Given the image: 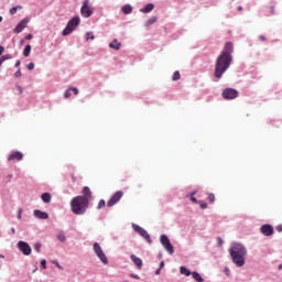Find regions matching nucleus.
Returning <instances> with one entry per match:
<instances>
[{
  "label": "nucleus",
  "mask_w": 282,
  "mask_h": 282,
  "mask_svg": "<svg viewBox=\"0 0 282 282\" xmlns=\"http://www.w3.org/2000/svg\"><path fill=\"white\" fill-rule=\"evenodd\" d=\"M200 208L205 210V208H208V204L206 202H200Z\"/></svg>",
  "instance_id": "obj_42"
},
{
  "label": "nucleus",
  "mask_w": 282,
  "mask_h": 282,
  "mask_svg": "<svg viewBox=\"0 0 282 282\" xmlns=\"http://www.w3.org/2000/svg\"><path fill=\"white\" fill-rule=\"evenodd\" d=\"M19 10H23V6H15V7H12L9 12H10L11 17H14V14H15L17 12H19Z\"/></svg>",
  "instance_id": "obj_27"
},
{
  "label": "nucleus",
  "mask_w": 282,
  "mask_h": 282,
  "mask_svg": "<svg viewBox=\"0 0 282 282\" xmlns=\"http://www.w3.org/2000/svg\"><path fill=\"white\" fill-rule=\"evenodd\" d=\"M131 261L137 265V268H142V259L138 258L135 254L131 256Z\"/></svg>",
  "instance_id": "obj_22"
},
{
  "label": "nucleus",
  "mask_w": 282,
  "mask_h": 282,
  "mask_svg": "<svg viewBox=\"0 0 282 282\" xmlns=\"http://www.w3.org/2000/svg\"><path fill=\"white\" fill-rule=\"evenodd\" d=\"M89 208V199L83 196H75L70 200V210L74 215H85Z\"/></svg>",
  "instance_id": "obj_3"
},
{
  "label": "nucleus",
  "mask_w": 282,
  "mask_h": 282,
  "mask_svg": "<svg viewBox=\"0 0 282 282\" xmlns=\"http://www.w3.org/2000/svg\"><path fill=\"white\" fill-rule=\"evenodd\" d=\"M72 94H74L75 96H78V88L70 87V88L66 89L65 94H64V97L65 98H70Z\"/></svg>",
  "instance_id": "obj_18"
},
{
  "label": "nucleus",
  "mask_w": 282,
  "mask_h": 282,
  "mask_svg": "<svg viewBox=\"0 0 282 282\" xmlns=\"http://www.w3.org/2000/svg\"><path fill=\"white\" fill-rule=\"evenodd\" d=\"M93 249H94L95 254L101 261V263L107 265V263H109V259L107 258V254H105V251H102V247H100V243L95 242L93 245Z\"/></svg>",
  "instance_id": "obj_7"
},
{
  "label": "nucleus",
  "mask_w": 282,
  "mask_h": 282,
  "mask_svg": "<svg viewBox=\"0 0 282 282\" xmlns=\"http://www.w3.org/2000/svg\"><path fill=\"white\" fill-rule=\"evenodd\" d=\"M110 50H120L122 47V44L118 41V39H113L112 42L109 43Z\"/></svg>",
  "instance_id": "obj_19"
},
{
  "label": "nucleus",
  "mask_w": 282,
  "mask_h": 282,
  "mask_svg": "<svg viewBox=\"0 0 282 282\" xmlns=\"http://www.w3.org/2000/svg\"><path fill=\"white\" fill-rule=\"evenodd\" d=\"M30 23V18L22 19L14 28L13 32L14 34H21L24 29L28 28V24Z\"/></svg>",
  "instance_id": "obj_12"
},
{
  "label": "nucleus",
  "mask_w": 282,
  "mask_h": 282,
  "mask_svg": "<svg viewBox=\"0 0 282 282\" xmlns=\"http://www.w3.org/2000/svg\"><path fill=\"white\" fill-rule=\"evenodd\" d=\"M80 14L84 19H89V17L94 14V9L89 7V0H84L83 6L80 8Z\"/></svg>",
  "instance_id": "obj_8"
},
{
  "label": "nucleus",
  "mask_w": 282,
  "mask_h": 282,
  "mask_svg": "<svg viewBox=\"0 0 282 282\" xmlns=\"http://www.w3.org/2000/svg\"><path fill=\"white\" fill-rule=\"evenodd\" d=\"M238 10H239V12H241V10H243V7L239 6Z\"/></svg>",
  "instance_id": "obj_54"
},
{
  "label": "nucleus",
  "mask_w": 282,
  "mask_h": 282,
  "mask_svg": "<svg viewBox=\"0 0 282 282\" xmlns=\"http://www.w3.org/2000/svg\"><path fill=\"white\" fill-rule=\"evenodd\" d=\"M259 41H265V35H259Z\"/></svg>",
  "instance_id": "obj_51"
},
{
  "label": "nucleus",
  "mask_w": 282,
  "mask_h": 282,
  "mask_svg": "<svg viewBox=\"0 0 282 282\" xmlns=\"http://www.w3.org/2000/svg\"><path fill=\"white\" fill-rule=\"evenodd\" d=\"M161 246H163L164 250L169 252V254H175V248L173 247V243H171V239H169V236L161 235L160 236Z\"/></svg>",
  "instance_id": "obj_6"
},
{
  "label": "nucleus",
  "mask_w": 282,
  "mask_h": 282,
  "mask_svg": "<svg viewBox=\"0 0 282 282\" xmlns=\"http://www.w3.org/2000/svg\"><path fill=\"white\" fill-rule=\"evenodd\" d=\"M279 270H282V264L279 265Z\"/></svg>",
  "instance_id": "obj_59"
},
{
  "label": "nucleus",
  "mask_w": 282,
  "mask_h": 282,
  "mask_svg": "<svg viewBox=\"0 0 282 282\" xmlns=\"http://www.w3.org/2000/svg\"><path fill=\"white\" fill-rule=\"evenodd\" d=\"M10 58H12V55H2L0 57V67L3 65V63H6V61H10Z\"/></svg>",
  "instance_id": "obj_29"
},
{
  "label": "nucleus",
  "mask_w": 282,
  "mask_h": 282,
  "mask_svg": "<svg viewBox=\"0 0 282 282\" xmlns=\"http://www.w3.org/2000/svg\"><path fill=\"white\" fill-rule=\"evenodd\" d=\"M226 272H228V268H226Z\"/></svg>",
  "instance_id": "obj_62"
},
{
  "label": "nucleus",
  "mask_w": 282,
  "mask_h": 282,
  "mask_svg": "<svg viewBox=\"0 0 282 282\" xmlns=\"http://www.w3.org/2000/svg\"><path fill=\"white\" fill-rule=\"evenodd\" d=\"M163 268H164V260H162V261L160 262L159 269L162 270Z\"/></svg>",
  "instance_id": "obj_50"
},
{
  "label": "nucleus",
  "mask_w": 282,
  "mask_h": 282,
  "mask_svg": "<svg viewBox=\"0 0 282 282\" xmlns=\"http://www.w3.org/2000/svg\"><path fill=\"white\" fill-rule=\"evenodd\" d=\"M158 22V17H151L147 22H145V28H149L150 25H153V23Z\"/></svg>",
  "instance_id": "obj_28"
},
{
  "label": "nucleus",
  "mask_w": 282,
  "mask_h": 282,
  "mask_svg": "<svg viewBox=\"0 0 282 282\" xmlns=\"http://www.w3.org/2000/svg\"><path fill=\"white\" fill-rule=\"evenodd\" d=\"M21 162L23 160V152L21 151H14L8 156V162Z\"/></svg>",
  "instance_id": "obj_14"
},
{
  "label": "nucleus",
  "mask_w": 282,
  "mask_h": 282,
  "mask_svg": "<svg viewBox=\"0 0 282 282\" xmlns=\"http://www.w3.org/2000/svg\"><path fill=\"white\" fill-rule=\"evenodd\" d=\"M53 264L55 268H58V270H63V265H61V263H58V261H53Z\"/></svg>",
  "instance_id": "obj_38"
},
{
  "label": "nucleus",
  "mask_w": 282,
  "mask_h": 282,
  "mask_svg": "<svg viewBox=\"0 0 282 282\" xmlns=\"http://www.w3.org/2000/svg\"><path fill=\"white\" fill-rule=\"evenodd\" d=\"M56 237L61 241V243H65V241H67V236H65V231L63 230H61Z\"/></svg>",
  "instance_id": "obj_24"
},
{
  "label": "nucleus",
  "mask_w": 282,
  "mask_h": 282,
  "mask_svg": "<svg viewBox=\"0 0 282 282\" xmlns=\"http://www.w3.org/2000/svg\"><path fill=\"white\" fill-rule=\"evenodd\" d=\"M17 229H14V227L11 228V235H15Z\"/></svg>",
  "instance_id": "obj_52"
},
{
  "label": "nucleus",
  "mask_w": 282,
  "mask_h": 282,
  "mask_svg": "<svg viewBox=\"0 0 282 282\" xmlns=\"http://www.w3.org/2000/svg\"><path fill=\"white\" fill-rule=\"evenodd\" d=\"M41 248H43V245L41 242H35L33 246L35 252H41Z\"/></svg>",
  "instance_id": "obj_30"
},
{
  "label": "nucleus",
  "mask_w": 282,
  "mask_h": 282,
  "mask_svg": "<svg viewBox=\"0 0 282 282\" xmlns=\"http://www.w3.org/2000/svg\"><path fill=\"white\" fill-rule=\"evenodd\" d=\"M124 195V193L122 191H117L111 197L110 199L107 202V206L108 208H111L113 206H116V204H118V202H120V199H122V196Z\"/></svg>",
  "instance_id": "obj_11"
},
{
  "label": "nucleus",
  "mask_w": 282,
  "mask_h": 282,
  "mask_svg": "<svg viewBox=\"0 0 282 282\" xmlns=\"http://www.w3.org/2000/svg\"><path fill=\"white\" fill-rule=\"evenodd\" d=\"M121 12L124 14H131V12H133V7L127 3L123 7H121Z\"/></svg>",
  "instance_id": "obj_21"
},
{
  "label": "nucleus",
  "mask_w": 282,
  "mask_h": 282,
  "mask_svg": "<svg viewBox=\"0 0 282 282\" xmlns=\"http://www.w3.org/2000/svg\"><path fill=\"white\" fill-rule=\"evenodd\" d=\"M22 215H23V209L19 208L17 219H21Z\"/></svg>",
  "instance_id": "obj_41"
},
{
  "label": "nucleus",
  "mask_w": 282,
  "mask_h": 282,
  "mask_svg": "<svg viewBox=\"0 0 282 282\" xmlns=\"http://www.w3.org/2000/svg\"><path fill=\"white\" fill-rule=\"evenodd\" d=\"M18 249L22 254H24V257H30V254H32V247L23 240L18 241Z\"/></svg>",
  "instance_id": "obj_10"
},
{
  "label": "nucleus",
  "mask_w": 282,
  "mask_h": 282,
  "mask_svg": "<svg viewBox=\"0 0 282 282\" xmlns=\"http://www.w3.org/2000/svg\"><path fill=\"white\" fill-rule=\"evenodd\" d=\"M130 276H131V279H137V281L140 280V275H138L135 273H131Z\"/></svg>",
  "instance_id": "obj_44"
},
{
  "label": "nucleus",
  "mask_w": 282,
  "mask_h": 282,
  "mask_svg": "<svg viewBox=\"0 0 282 282\" xmlns=\"http://www.w3.org/2000/svg\"><path fill=\"white\" fill-rule=\"evenodd\" d=\"M271 14H274V7H271Z\"/></svg>",
  "instance_id": "obj_55"
},
{
  "label": "nucleus",
  "mask_w": 282,
  "mask_h": 282,
  "mask_svg": "<svg viewBox=\"0 0 282 282\" xmlns=\"http://www.w3.org/2000/svg\"><path fill=\"white\" fill-rule=\"evenodd\" d=\"M1 21H3V17L0 15V23H1Z\"/></svg>",
  "instance_id": "obj_57"
},
{
  "label": "nucleus",
  "mask_w": 282,
  "mask_h": 282,
  "mask_svg": "<svg viewBox=\"0 0 282 282\" xmlns=\"http://www.w3.org/2000/svg\"><path fill=\"white\" fill-rule=\"evenodd\" d=\"M40 263H41L42 270H47V260L42 259Z\"/></svg>",
  "instance_id": "obj_34"
},
{
  "label": "nucleus",
  "mask_w": 282,
  "mask_h": 282,
  "mask_svg": "<svg viewBox=\"0 0 282 282\" xmlns=\"http://www.w3.org/2000/svg\"><path fill=\"white\" fill-rule=\"evenodd\" d=\"M221 96L225 100H235L239 96V91L235 88H225Z\"/></svg>",
  "instance_id": "obj_9"
},
{
  "label": "nucleus",
  "mask_w": 282,
  "mask_h": 282,
  "mask_svg": "<svg viewBox=\"0 0 282 282\" xmlns=\"http://www.w3.org/2000/svg\"><path fill=\"white\" fill-rule=\"evenodd\" d=\"M96 36H94V32H87L86 33V41H94Z\"/></svg>",
  "instance_id": "obj_32"
},
{
  "label": "nucleus",
  "mask_w": 282,
  "mask_h": 282,
  "mask_svg": "<svg viewBox=\"0 0 282 282\" xmlns=\"http://www.w3.org/2000/svg\"><path fill=\"white\" fill-rule=\"evenodd\" d=\"M196 193H197L196 191L191 193V202H193V204H198L199 203V200H197V198L195 197Z\"/></svg>",
  "instance_id": "obj_31"
},
{
  "label": "nucleus",
  "mask_w": 282,
  "mask_h": 282,
  "mask_svg": "<svg viewBox=\"0 0 282 282\" xmlns=\"http://www.w3.org/2000/svg\"><path fill=\"white\" fill-rule=\"evenodd\" d=\"M41 199L44 204H50L52 202V194L45 192L41 195Z\"/></svg>",
  "instance_id": "obj_20"
},
{
  "label": "nucleus",
  "mask_w": 282,
  "mask_h": 282,
  "mask_svg": "<svg viewBox=\"0 0 282 282\" xmlns=\"http://www.w3.org/2000/svg\"><path fill=\"white\" fill-rule=\"evenodd\" d=\"M0 259H4V256L0 253Z\"/></svg>",
  "instance_id": "obj_56"
},
{
  "label": "nucleus",
  "mask_w": 282,
  "mask_h": 282,
  "mask_svg": "<svg viewBox=\"0 0 282 282\" xmlns=\"http://www.w3.org/2000/svg\"><path fill=\"white\" fill-rule=\"evenodd\" d=\"M161 272H162V269L159 268V269L155 270L154 274L160 275Z\"/></svg>",
  "instance_id": "obj_49"
},
{
  "label": "nucleus",
  "mask_w": 282,
  "mask_h": 282,
  "mask_svg": "<svg viewBox=\"0 0 282 282\" xmlns=\"http://www.w3.org/2000/svg\"><path fill=\"white\" fill-rule=\"evenodd\" d=\"M229 254L232 262L237 268H243L246 265V256L248 254V249L241 242H232L229 248Z\"/></svg>",
  "instance_id": "obj_2"
},
{
  "label": "nucleus",
  "mask_w": 282,
  "mask_h": 282,
  "mask_svg": "<svg viewBox=\"0 0 282 282\" xmlns=\"http://www.w3.org/2000/svg\"><path fill=\"white\" fill-rule=\"evenodd\" d=\"M207 199L210 202V204H215V194L213 193L208 194Z\"/></svg>",
  "instance_id": "obj_35"
},
{
  "label": "nucleus",
  "mask_w": 282,
  "mask_h": 282,
  "mask_svg": "<svg viewBox=\"0 0 282 282\" xmlns=\"http://www.w3.org/2000/svg\"><path fill=\"white\" fill-rule=\"evenodd\" d=\"M4 52H6V47H3L2 45H0V56H2Z\"/></svg>",
  "instance_id": "obj_45"
},
{
  "label": "nucleus",
  "mask_w": 282,
  "mask_h": 282,
  "mask_svg": "<svg viewBox=\"0 0 282 282\" xmlns=\"http://www.w3.org/2000/svg\"><path fill=\"white\" fill-rule=\"evenodd\" d=\"M180 272L182 274H184L185 276H191V274H193V272L191 271V269L186 268L185 265L180 268Z\"/></svg>",
  "instance_id": "obj_25"
},
{
  "label": "nucleus",
  "mask_w": 282,
  "mask_h": 282,
  "mask_svg": "<svg viewBox=\"0 0 282 282\" xmlns=\"http://www.w3.org/2000/svg\"><path fill=\"white\" fill-rule=\"evenodd\" d=\"M14 67H21V61H20V59H18V61L15 62Z\"/></svg>",
  "instance_id": "obj_47"
},
{
  "label": "nucleus",
  "mask_w": 282,
  "mask_h": 282,
  "mask_svg": "<svg viewBox=\"0 0 282 282\" xmlns=\"http://www.w3.org/2000/svg\"><path fill=\"white\" fill-rule=\"evenodd\" d=\"M216 241H217V246H218L219 248H221V246H224V239H221V237H217V238H216Z\"/></svg>",
  "instance_id": "obj_37"
},
{
  "label": "nucleus",
  "mask_w": 282,
  "mask_h": 282,
  "mask_svg": "<svg viewBox=\"0 0 282 282\" xmlns=\"http://www.w3.org/2000/svg\"><path fill=\"white\" fill-rule=\"evenodd\" d=\"M18 90L20 91V94H23V88L21 86H18Z\"/></svg>",
  "instance_id": "obj_53"
},
{
  "label": "nucleus",
  "mask_w": 282,
  "mask_h": 282,
  "mask_svg": "<svg viewBox=\"0 0 282 282\" xmlns=\"http://www.w3.org/2000/svg\"><path fill=\"white\" fill-rule=\"evenodd\" d=\"M32 52V45H30V44H26L25 46H24V50H23V56L25 57V58H28V56H30V53Z\"/></svg>",
  "instance_id": "obj_26"
},
{
  "label": "nucleus",
  "mask_w": 282,
  "mask_h": 282,
  "mask_svg": "<svg viewBox=\"0 0 282 282\" xmlns=\"http://www.w3.org/2000/svg\"><path fill=\"white\" fill-rule=\"evenodd\" d=\"M78 197H85L86 199H88L89 203V199H91V189L89 188V186H85L83 188V195H78Z\"/></svg>",
  "instance_id": "obj_17"
},
{
  "label": "nucleus",
  "mask_w": 282,
  "mask_h": 282,
  "mask_svg": "<svg viewBox=\"0 0 282 282\" xmlns=\"http://www.w3.org/2000/svg\"><path fill=\"white\" fill-rule=\"evenodd\" d=\"M105 199H100L97 206V210H100V208H105Z\"/></svg>",
  "instance_id": "obj_36"
},
{
  "label": "nucleus",
  "mask_w": 282,
  "mask_h": 282,
  "mask_svg": "<svg viewBox=\"0 0 282 282\" xmlns=\"http://www.w3.org/2000/svg\"><path fill=\"white\" fill-rule=\"evenodd\" d=\"M132 229L134 230V232H138V235H140V237H142L147 241V243H153L151 235H149V231H147V229L142 228L140 225L137 224H132Z\"/></svg>",
  "instance_id": "obj_5"
},
{
  "label": "nucleus",
  "mask_w": 282,
  "mask_h": 282,
  "mask_svg": "<svg viewBox=\"0 0 282 282\" xmlns=\"http://www.w3.org/2000/svg\"><path fill=\"white\" fill-rule=\"evenodd\" d=\"M7 180H8V181H7L8 183L12 182V174H9V175L7 176Z\"/></svg>",
  "instance_id": "obj_48"
},
{
  "label": "nucleus",
  "mask_w": 282,
  "mask_h": 282,
  "mask_svg": "<svg viewBox=\"0 0 282 282\" xmlns=\"http://www.w3.org/2000/svg\"><path fill=\"white\" fill-rule=\"evenodd\" d=\"M154 9H155V4L150 2L145 4L144 8H141L139 12H142L143 14H149V12H153Z\"/></svg>",
  "instance_id": "obj_16"
},
{
  "label": "nucleus",
  "mask_w": 282,
  "mask_h": 282,
  "mask_svg": "<svg viewBox=\"0 0 282 282\" xmlns=\"http://www.w3.org/2000/svg\"><path fill=\"white\" fill-rule=\"evenodd\" d=\"M192 276H193L194 281L204 282V278L197 271H193L192 272Z\"/></svg>",
  "instance_id": "obj_23"
},
{
  "label": "nucleus",
  "mask_w": 282,
  "mask_h": 282,
  "mask_svg": "<svg viewBox=\"0 0 282 282\" xmlns=\"http://www.w3.org/2000/svg\"><path fill=\"white\" fill-rule=\"evenodd\" d=\"M159 259H162V253H159Z\"/></svg>",
  "instance_id": "obj_58"
},
{
  "label": "nucleus",
  "mask_w": 282,
  "mask_h": 282,
  "mask_svg": "<svg viewBox=\"0 0 282 282\" xmlns=\"http://www.w3.org/2000/svg\"><path fill=\"white\" fill-rule=\"evenodd\" d=\"M235 52V44L232 42H226L223 51L215 62V78H221L228 69H230V65L232 64V53Z\"/></svg>",
  "instance_id": "obj_1"
},
{
  "label": "nucleus",
  "mask_w": 282,
  "mask_h": 282,
  "mask_svg": "<svg viewBox=\"0 0 282 282\" xmlns=\"http://www.w3.org/2000/svg\"><path fill=\"white\" fill-rule=\"evenodd\" d=\"M80 25V17L75 15L66 24L65 29L62 31V36H69L77 26Z\"/></svg>",
  "instance_id": "obj_4"
},
{
  "label": "nucleus",
  "mask_w": 282,
  "mask_h": 282,
  "mask_svg": "<svg viewBox=\"0 0 282 282\" xmlns=\"http://www.w3.org/2000/svg\"><path fill=\"white\" fill-rule=\"evenodd\" d=\"M33 216L36 217V219H50V214L41 209H35Z\"/></svg>",
  "instance_id": "obj_15"
},
{
  "label": "nucleus",
  "mask_w": 282,
  "mask_h": 282,
  "mask_svg": "<svg viewBox=\"0 0 282 282\" xmlns=\"http://www.w3.org/2000/svg\"><path fill=\"white\" fill-rule=\"evenodd\" d=\"M260 232L264 237H272V235H274V227L270 224H264L260 227Z\"/></svg>",
  "instance_id": "obj_13"
},
{
  "label": "nucleus",
  "mask_w": 282,
  "mask_h": 282,
  "mask_svg": "<svg viewBox=\"0 0 282 282\" xmlns=\"http://www.w3.org/2000/svg\"><path fill=\"white\" fill-rule=\"evenodd\" d=\"M26 69H29V72H32V69H34V63H29L28 65H26Z\"/></svg>",
  "instance_id": "obj_39"
},
{
  "label": "nucleus",
  "mask_w": 282,
  "mask_h": 282,
  "mask_svg": "<svg viewBox=\"0 0 282 282\" xmlns=\"http://www.w3.org/2000/svg\"><path fill=\"white\" fill-rule=\"evenodd\" d=\"M15 78H21L22 73H21V68H19L15 73H14Z\"/></svg>",
  "instance_id": "obj_40"
},
{
  "label": "nucleus",
  "mask_w": 282,
  "mask_h": 282,
  "mask_svg": "<svg viewBox=\"0 0 282 282\" xmlns=\"http://www.w3.org/2000/svg\"><path fill=\"white\" fill-rule=\"evenodd\" d=\"M180 78H181L180 70H175L173 76H172V79L173 80H180Z\"/></svg>",
  "instance_id": "obj_33"
},
{
  "label": "nucleus",
  "mask_w": 282,
  "mask_h": 282,
  "mask_svg": "<svg viewBox=\"0 0 282 282\" xmlns=\"http://www.w3.org/2000/svg\"><path fill=\"white\" fill-rule=\"evenodd\" d=\"M34 39V35H32V33H29L26 36H25V40L26 41H32Z\"/></svg>",
  "instance_id": "obj_43"
},
{
  "label": "nucleus",
  "mask_w": 282,
  "mask_h": 282,
  "mask_svg": "<svg viewBox=\"0 0 282 282\" xmlns=\"http://www.w3.org/2000/svg\"><path fill=\"white\" fill-rule=\"evenodd\" d=\"M275 230H276L278 232H282V225H278V226L275 227Z\"/></svg>",
  "instance_id": "obj_46"
},
{
  "label": "nucleus",
  "mask_w": 282,
  "mask_h": 282,
  "mask_svg": "<svg viewBox=\"0 0 282 282\" xmlns=\"http://www.w3.org/2000/svg\"><path fill=\"white\" fill-rule=\"evenodd\" d=\"M36 270H37V268H35V269L33 270V272H36Z\"/></svg>",
  "instance_id": "obj_60"
},
{
  "label": "nucleus",
  "mask_w": 282,
  "mask_h": 282,
  "mask_svg": "<svg viewBox=\"0 0 282 282\" xmlns=\"http://www.w3.org/2000/svg\"><path fill=\"white\" fill-rule=\"evenodd\" d=\"M226 272H228V268H226Z\"/></svg>",
  "instance_id": "obj_61"
}]
</instances>
